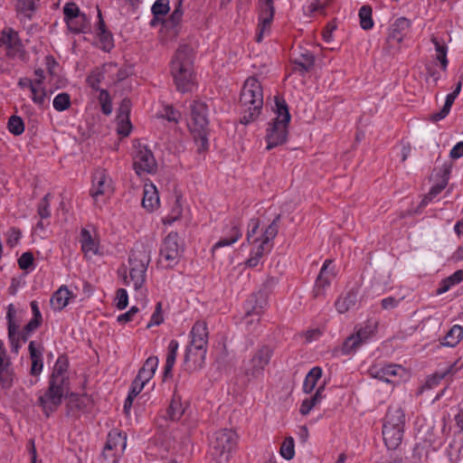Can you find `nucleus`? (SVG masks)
I'll return each mask as SVG.
<instances>
[{
    "mask_svg": "<svg viewBox=\"0 0 463 463\" xmlns=\"http://www.w3.org/2000/svg\"><path fill=\"white\" fill-rule=\"evenodd\" d=\"M171 74L181 92L191 91L194 85V54L193 48L188 44H182L177 49L171 61Z\"/></svg>",
    "mask_w": 463,
    "mask_h": 463,
    "instance_id": "1",
    "label": "nucleus"
},
{
    "mask_svg": "<svg viewBox=\"0 0 463 463\" xmlns=\"http://www.w3.org/2000/svg\"><path fill=\"white\" fill-rule=\"evenodd\" d=\"M240 105L242 124L247 125L260 116L263 106V90L260 82L255 77H250L244 82L241 92Z\"/></svg>",
    "mask_w": 463,
    "mask_h": 463,
    "instance_id": "2",
    "label": "nucleus"
},
{
    "mask_svg": "<svg viewBox=\"0 0 463 463\" xmlns=\"http://www.w3.org/2000/svg\"><path fill=\"white\" fill-rule=\"evenodd\" d=\"M150 250L144 244L137 245L128 258V274L125 270L122 277L126 286H133L136 291L142 288L146 279V270L150 263Z\"/></svg>",
    "mask_w": 463,
    "mask_h": 463,
    "instance_id": "3",
    "label": "nucleus"
},
{
    "mask_svg": "<svg viewBox=\"0 0 463 463\" xmlns=\"http://www.w3.org/2000/svg\"><path fill=\"white\" fill-rule=\"evenodd\" d=\"M405 426V413L398 406H390L384 418L383 437L389 449H396L402 443Z\"/></svg>",
    "mask_w": 463,
    "mask_h": 463,
    "instance_id": "4",
    "label": "nucleus"
},
{
    "mask_svg": "<svg viewBox=\"0 0 463 463\" xmlns=\"http://www.w3.org/2000/svg\"><path fill=\"white\" fill-rule=\"evenodd\" d=\"M191 116L188 122L190 131L198 145V151H205L208 148V109L204 102L194 100L191 106Z\"/></svg>",
    "mask_w": 463,
    "mask_h": 463,
    "instance_id": "5",
    "label": "nucleus"
},
{
    "mask_svg": "<svg viewBox=\"0 0 463 463\" xmlns=\"http://www.w3.org/2000/svg\"><path fill=\"white\" fill-rule=\"evenodd\" d=\"M273 355V349L268 345L256 348L248 358L244 359L241 371L248 380L258 379L264 374L266 367L269 364Z\"/></svg>",
    "mask_w": 463,
    "mask_h": 463,
    "instance_id": "6",
    "label": "nucleus"
},
{
    "mask_svg": "<svg viewBox=\"0 0 463 463\" xmlns=\"http://www.w3.org/2000/svg\"><path fill=\"white\" fill-rule=\"evenodd\" d=\"M68 392L69 386L62 385V380L59 377L49 380L48 388L39 395L37 402L45 416L49 417L58 410Z\"/></svg>",
    "mask_w": 463,
    "mask_h": 463,
    "instance_id": "7",
    "label": "nucleus"
},
{
    "mask_svg": "<svg viewBox=\"0 0 463 463\" xmlns=\"http://www.w3.org/2000/svg\"><path fill=\"white\" fill-rule=\"evenodd\" d=\"M236 443L237 435L232 430L224 429L216 431L210 444L212 457L217 463L228 462Z\"/></svg>",
    "mask_w": 463,
    "mask_h": 463,
    "instance_id": "8",
    "label": "nucleus"
},
{
    "mask_svg": "<svg viewBox=\"0 0 463 463\" xmlns=\"http://www.w3.org/2000/svg\"><path fill=\"white\" fill-rule=\"evenodd\" d=\"M2 46L5 47L7 59L14 61H24L26 52L19 39L18 33L12 28L2 31Z\"/></svg>",
    "mask_w": 463,
    "mask_h": 463,
    "instance_id": "9",
    "label": "nucleus"
},
{
    "mask_svg": "<svg viewBox=\"0 0 463 463\" xmlns=\"http://www.w3.org/2000/svg\"><path fill=\"white\" fill-rule=\"evenodd\" d=\"M133 166L138 175L143 174H153L157 169V164L150 149L140 144L135 146L133 156Z\"/></svg>",
    "mask_w": 463,
    "mask_h": 463,
    "instance_id": "10",
    "label": "nucleus"
},
{
    "mask_svg": "<svg viewBox=\"0 0 463 463\" xmlns=\"http://www.w3.org/2000/svg\"><path fill=\"white\" fill-rule=\"evenodd\" d=\"M178 241V234L171 232L162 242L160 248V261H165L166 268H173L179 261L181 247Z\"/></svg>",
    "mask_w": 463,
    "mask_h": 463,
    "instance_id": "11",
    "label": "nucleus"
},
{
    "mask_svg": "<svg viewBox=\"0 0 463 463\" xmlns=\"http://www.w3.org/2000/svg\"><path fill=\"white\" fill-rule=\"evenodd\" d=\"M113 183L105 169H97L92 175L90 195L97 203L99 196L109 197L113 194Z\"/></svg>",
    "mask_w": 463,
    "mask_h": 463,
    "instance_id": "12",
    "label": "nucleus"
},
{
    "mask_svg": "<svg viewBox=\"0 0 463 463\" xmlns=\"http://www.w3.org/2000/svg\"><path fill=\"white\" fill-rule=\"evenodd\" d=\"M279 220L280 214H278L271 223L265 229L261 236L254 240L253 242H259V244L252 250L251 253L257 258L261 259L265 253L271 250L272 241L275 239L279 232Z\"/></svg>",
    "mask_w": 463,
    "mask_h": 463,
    "instance_id": "13",
    "label": "nucleus"
},
{
    "mask_svg": "<svg viewBox=\"0 0 463 463\" xmlns=\"http://www.w3.org/2000/svg\"><path fill=\"white\" fill-rule=\"evenodd\" d=\"M206 353L207 347L196 346L189 344L185 349L184 357L185 370L194 372L202 369L205 363Z\"/></svg>",
    "mask_w": 463,
    "mask_h": 463,
    "instance_id": "14",
    "label": "nucleus"
},
{
    "mask_svg": "<svg viewBox=\"0 0 463 463\" xmlns=\"http://www.w3.org/2000/svg\"><path fill=\"white\" fill-rule=\"evenodd\" d=\"M288 123L287 122L272 121L269 123L266 134L267 150H270L286 142L288 137Z\"/></svg>",
    "mask_w": 463,
    "mask_h": 463,
    "instance_id": "15",
    "label": "nucleus"
},
{
    "mask_svg": "<svg viewBox=\"0 0 463 463\" xmlns=\"http://www.w3.org/2000/svg\"><path fill=\"white\" fill-rule=\"evenodd\" d=\"M331 263V260H326L320 269L313 288V296L315 298H326V291L330 286L332 279L335 276L333 269L329 268Z\"/></svg>",
    "mask_w": 463,
    "mask_h": 463,
    "instance_id": "16",
    "label": "nucleus"
},
{
    "mask_svg": "<svg viewBox=\"0 0 463 463\" xmlns=\"http://www.w3.org/2000/svg\"><path fill=\"white\" fill-rule=\"evenodd\" d=\"M373 331L369 326L361 327L354 334L348 336L343 344L342 352L345 354H351L366 343L372 336Z\"/></svg>",
    "mask_w": 463,
    "mask_h": 463,
    "instance_id": "17",
    "label": "nucleus"
},
{
    "mask_svg": "<svg viewBox=\"0 0 463 463\" xmlns=\"http://www.w3.org/2000/svg\"><path fill=\"white\" fill-rule=\"evenodd\" d=\"M368 372L373 378L379 379L385 383H392L391 378L400 375L404 372V369L398 364H377L372 365Z\"/></svg>",
    "mask_w": 463,
    "mask_h": 463,
    "instance_id": "18",
    "label": "nucleus"
},
{
    "mask_svg": "<svg viewBox=\"0 0 463 463\" xmlns=\"http://www.w3.org/2000/svg\"><path fill=\"white\" fill-rule=\"evenodd\" d=\"M268 305L267 295L263 291H259L250 296V298L248 300V308L245 315V319L248 317L256 316L257 322L260 321V317L263 313L264 309Z\"/></svg>",
    "mask_w": 463,
    "mask_h": 463,
    "instance_id": "19",
    "label": "nucleus"
},
{
    "mask_svg": "<svg viewBox=\"0 0 463 463\" xmlns=\"http://www.w3.org/2000/svg\"><path fill=\"white\" fill-rule=\"evenodd\" d=\"M274 15L273 0H260V33L257 36V42H260L262 34L267 26L269 25Z\"/></svg>",
    "mask_w": 463,
    "mask_h": 463,
    "instance_id": "20",
    "label": "nucleus"
},
{
    "mask_svg": "<svg viewBox=\"0 0 463 463\" xmlns=\"http://www.w3.org/2000/svg\"><path fill=\"white\" fill-rule=\"evenodd\" d=\"M16 309L13 304H10L7 307L6 319L8 322V337L11 342L12 351L18 353V328L19 324L15 320Z\"/></svg>",
    "mask_w": 463,
    "mask_h": 463,
    "instance_id": "21",
    "label": "nucleus"
},
{
    "mask_svg": "<svg viewBox=\"0 0 463 463\" xmlns=\"http://www.w3.org/2000/svg\"><path fill=\"white\" fill-rule=\"evenodd\" d=\"M411 26V22L405 17H400L395 20L393 24L392 25L389 33V36L387 41L396 42L400 43L402 42L404 36L406 35L409 28Z\"/></svg>",
    "mask_w": 463,
    "mask_h": 463,
    "instance_id": "22",
    "label": "nucleus"
},
{
    "mask_svg": "<svg viewBox=\"0 0 463 463\" xmlns=\"http://www.w3.org/2000/svg\"><path fill=\"white\" fill-rule=\"evenodd\" d=\"M190 345L207 347L208 329L204 321H197L192 327Z\"/></svg>",
    "mask_w": 463,
    "mask_h": 463,
    "instance_id": "23",
    "label": "nucleus"
},
{
    "mask_svg": "<svg viewBox=\"0 0 463 463\" xmlns=\"http://www.w3.org/2000/svg\"><path fill=\"white\" fill-rule=\"evenodd\" d=\"M159 204L157 190L153 184H145L142 205L148 211H154Z\"/></svg>",
    "mask_w": 463,
    "mask_h": 463,
    "instance_id": "24",
    "label": "nucleus"
},
{
    "mask_svg": "<svg viewBox=\"0 0 463 463\" xmlns=\"http://www.w3.org/2000/svg\"><path fill=\"white\" fill-rule=\"evenodd\" d=\"M98 17L97 35L102 44V49L109 51L113 47V36L112 33L106 29V24L99 9H98Z\"/></svg>",
    "mask_w": 463,
    "mask_h": 463,
    "instance_id": "25",
    "label": "nucleus"
},
{
    "mask_svg": "<svg viewBox=\"0 0 463 463\" xmlns=\"http://www.w3.org/2000/svg\"><path fill=\"white\" fill-rule=\"evenodd\" d=\"M28 348L30 353V359L32 362L31 374L33 376H38L42 373L43 367L42 351L36 349L34 341H31L29 343Z\"/></svg>",
    "mask_w": 463,
    "mask_h": 463,
    "instance_id": "26",
    "label": "nucleus"
},
{
    "mask_svg": "<svg viewBox=\"0 0 463 463\" xmlns=\"http://www.w3.org/2000/svg\"><path fill=\"white\" fill-rule=\"evenodd\" d=\"M357 290L351 289L344 297H340L335 304L336 310L344 314L354 307L357 302Z\"/></svg>",
    "mask_w": 463,
    "mask_h": 463,
    "instance_id": "27",
    "label": "nucleus"
},
{
    "mask_svg": "<svg viewBox=\"0 0 463 463\" xmlns=\"http://www.w3.org/2000/svg\"><path fill=\"white\" fill-rule=\"evenodd\" d=\"M463 337V327L459 325H454L445 335L439 339L440 345L448 347H455Z\"/></svg>",
    "mask_w": 463,
    "mask_h": 463,
    "instance_id": "28",
    "label": "nucleus"
},
{
    "mask_svg": "<svg viewBox=\"0 0 463 463\" xmlns=\"http://www.w3.org/2000/svg\"><path fill=\"white\" fill-rule=\"evenodd\" d=\"M71 292L67 287L62 286L54 292L51 298V306L53 309L61 311L69 302Z\"/></svg>",
    "mask_w": 463,
    "mask_h": 463,
    "instance_id": "29",
    "label": "nucleus"
},
{
    "mask_svg": "<svg viewBox=\"0 0 463 463\" xmlns=\"http://www.w3.org/2000/svg\"><path fill=\"white\" fill-rule=\"evenodd\" d=\"M450 173V167H445L443 170V174L441 175V180L439 183L433 185L427 195L422 199L420 204L422 206L426 205L430 201H431L435 196H437L448 184L449 175Z\"/></svg>",
    "mask_w": 463,
    "mask_h": 463,
    "instance_id": "30",
    "label": "nucleus"
},
{
    "mask_svg": "<svg viewBox=\"0 0 463 463\" xmlns=\"http://www.w3.org/2000/svg\"><path fill=\"white\" fill-rule=\"evenodd\" d=\"M241 237V229H240L239 225L237 223H235V222H232V227L230 229V232L226 236L221 238L213 245V251H214L215 250H217L219 248L225 247V246H230V245L233 244Z\"/></svg>",
    "mask_w": 463,
    "mask_h": 463,
    "instance_id": "31",
    "label": "nucleus"
},
{
    "mask_svg": "<svg viewBox=\"0 0 463 463\" xmlns=\"http://www.w3.org/2000/svg\"><path fill=\"white\" fill-rule=\"evenodd\" d=\"M158 365V358L156 356L148 357L143 366L138 371L137 377L139 380L147 383L155 374Z\"/></svg>",
    "mask_w": 463,
    "mask_h": 463,
    "instance_id": "32",
    "label": "nucleus"
},
{
    "mask_svg": "<svg viewBox=\"0 0 463 463\" xmlns=\"http://www.w3.org/2000/svg\"><path fill=\"white\" fill-rule=\"evenodd\" d=\"M324 390H325V383H323L322 385H320L316 393L308 398V399H305L302 403H301V406H300V409H299V412L302 414V415H307L310 411L316 406L317 405L318 403L321 402V401L323 400V398L325 397L323 392H324Z\"/></svg>",
    "mask_w": 463,
    "mask_h": 463,
    "instance_id": "33",
    "label": "nucleus"
},
{
    "mask_svg": "<svg viewBox=\"0 0 463 463\" xmlns=\"http://www.w3.org/2000/svg\"><path fill=\"white\" fill-rule=\"evenodd\" d=\"M463 280V269L455 271L452 275L441 280L439 287L436 290L437 295H441L449 288Z\"/></svg>",
    "mask_w": 463,
    "mask_h": 463,
    "instance_id": "34",
    "label": "nucleus"
},
{
    "mask_svg": "<svg viewBox=\"0 0 463 463\" xmlns=\"http://www.w3.org/2000/svg\"><path fill=\"white\" fill-rule=\"evenodd\" d=\"M321 377L322 369L318 366L313 367L306 375L303 383V391L306 393L312 392Z\"/></svg>",
    "mask_w": 463,
    "mask_h": 463,
    "instance_id": "35",
    "label": "nucleus"
},
{
    "mask_svg": "<svg viewBox=\"0 0 463 463\" xmlns=\"http://www.w3.org/2000/svg\"><path fill=\"white\" fill-rule=\"evenodd\" d=\"M67 414L76 416V414L85 408V398L75 393H71L67 401Z\"/></svg>",
    "mask_w": 463,
    "mask_h": 463,
    "instance_id": "36",
    "label": "nucleus"
},
{
    "mask_svg": "<svg viewBox=\"0 0 463 463\" xmlns=\"http://www.w3.org/2000/svg\"><path fill=\"white\" fill-rule=\"evenodd\" d=\"M38 8L34 0H15V10L28 19H32Z\"/></svg>",
    "mask_w": 463,
    "mask_h": 463,
    "instance_id": "37",
    "label": "nucleus"
},
{
    "mask_svg": "<svg viewBox=\"0 0 463 463\" xmlns=\"http://www.w3.org/2000/svg\"><path fill=\"white\" fill-rule=\"evenodd\" d=\"M275 112L277 116L272 121L289 123L290 114L288 105L286 101L279 97H275Z\"/></svg>",
    "mask_w": 463,
    "mask_h": 463,
    "instance_id": "38",
    "label": "nucleus"
},
{
    "mask_svg": "<svg viewBox=\"0 0 463 463\" xmlns=\"http://www.w3.org/2000/svg\"><path fill=\"white\" fill-rule=\"evenodd\" d=\"M81 249L85 254H96L98 250L97 242L92 239L90 232L87 229H82L80 232Z\"/></svg>",
    "mask_w": 463,
    "mask_h": 463,
    "instance_id": "39",
    "label": "nucleus"
},
{
    "mask_svg": "<svg viewBox=\"0 0 463 463\" xmlns=\"http://www.w3.org/2000/svg\"><path fill=\"white\" fill-rule=\"evenodd\" d=\"M184 412V408L181 402V397L175 394L167 409V415L171 420H178Z\"/></svg>",
    "mask_w": 463,
    "mask_h": 463,
    "instance_id": "40",
    "label": "nucleus"
},
{
    "mask_svg": "<svg viewBox=\"0 0 463 463\" xmlns=\"http://www.w3.org/2000/svg\"><path fill=\"white\" fill-rule=\"evenodd\" d=\"M431 42L435 46L436 59L439 61L442 71H446L449 63V61L447 59L448 48L444 43H441L436 37H432Z\"/></svg>",
    "mask_w": 463,
    "mask_h": 463,
    "instance_id": "41",
    "label": "nucleus"
},
{
    "mask_svg": "<svg viewBox=\"0 0 463 463\" xmlns=\"http://www.w3.org/2000/svg\"><path fill=\"white\" fill-rule=\"evenodd\" d=\"M69 30L72 33H79L85 30L88 24V19L84 14L66 21Z\"/></svg>",
    "mask_w": 463,
    "mask_h": 463,
    "instance_id": "42",
    "label": "nucleus"
},
{
    "mask_svg": "<svg viewBox=\"0 0 463 463\" xmlns=\"http://www.w3.org/2000/svg\"><path fill=\"white\" fill-rule=\"evenodd\" d=\"M315 62L314 55L309 51H304L295 59V63L298 65L304 72L308 71Z\"/></svg>",
    "mask_w": 463,
    "mask_h": 463,
    "instance_id": "43",
    "label": "nucleus"
},
{
    "mask_svg": "<svg viewBox=\"0 0 463 463\" xmlns=\"http://www.w3.org/2000/svg\"><path fill=\"white\" fill-rule=\"evenodd\" d=\"M372 7L364 5L359 9L360 25L364 30H369L373 26L372 19Z\"/></svg>",
    "mask_w": 463,
    "mask_h": 463,
    "instance_id": "44",
    "label": "nucleus"
},
{
    "mask_svg": "<svg viewBox=\"0 0 463 463\" xmlns=\"http://www.w3.org/2000/svg\"><path fill=\"white\" fill-rule=\"evenodd\" d=\"M118 445L123 449L126 447V437H123L120 432L116 430L109 432L105 449L111 450L117 449Z\"/></svg>",
    "mask_w": 463,
    "mask_h": 463,
    "instance_id": "45",
    "label": "nucleus"
},
{
    "mask_svg": "<svg viewBox=\"0 0 463 463\" xmlns=\"http://www.w3.org/2000/svg\"><path fill=\"white\" fill-rule=\"evenodd\" d=\"M67 370V362L66 360H63L61 358H59L55 364V366H54V369H53V373L51 376L50 379H54V378H58L62 380V385H66V386H69V380L68 378L64 375V373L66 372Z\"/></svg>",
    "mask_w": 463,
    "mask_h": 463,
    "instance_id": "46",
    "label": "nucleus"
},
{
    "mask_svg": "<svg viewBox=\"0 0 463 463\" xmlns=\"http://www.w3.org/2000/svg\"><path fill=\"white\" fill-rule=\"evenodd\" d=\"M279 453L282 458L290 460L295 456V443L292 437H287L281 444Z\"/></svg>",
    "mask_w": 463,
    "mask_h": 463,
    "instance_id": "47",
    "label": "nucleus"
},
{
    "mask_svg": "<svg viewBox=\"0 0 463 463\" xmlns=\"http://www.w3.org/2000/svg\"><path fill=\"white\" fill-rule=\"evenodd\" d=\"M30 90L33 101L39 106H43L47 96L43 84H35Z\"/></svg>",
    "mask_w": 463,
    "mask_h": 463,
    "instance_id": "48",
    "label": "nucleus"
},
{
    "mask_svg": "<svg viewBox=\"0 0 463 463\" xmlns=\"http://www.w3.org/2000/svg\"><path fill=\"white\" fill-rule=\"evenodd\" d=\"M2 388L9 387L12 384L14 379V373L9 371L7 366L9 365V359L2 356Z\"/></svg>",
    "mask_w": 463,
    "mask_h": 463,
    "instance_id": "49",
    "label": "nucleus"
},
{
    "mask_svg": "<svg viewBox=\"0 0 463 463\" xmlns=\"http://www.w3.org/2000/svg\"><path fill=\"white\" fill-rule=\"evenodd\" d=\"M7 128L15 136L21 135L24 130V121L20 117L12 116L8 120Z\"/></svg>",
    "mask_w": 463,
    "mask_h": 463,
    "instance_id": "50",
    "label": "nucleus"
},
{
    "mask_svg": "<svg viewBox=\"0 0 463 463\" xmlns=\"http://www.w3.org/2000/svg\"><path fill=\"white\" fill-rule=\"evenodd\" d=\"M53 108L57 111H63L71 106V98L68 93L58 94L53 99Z\"/></svg>",
    "mask_w": 463,
    "mask_h": 463,
    "instance_id": "51",
    "label": "nucleus"
},
{
    "mask_svg": "<svg viewBox=\"0 0 463 463\" xmlns=\"http://www.w3.org/2000/svg\"><path fill=\"white\" fill-rule=\"evenodd\" d=\"M99 101L101 105V110L105 115H109L112 112V104L110 95L108 90H100L99 95Z\"/></svg>",
    "mask_w": 463,
    "mask_h": 463,
    "instance_id": "52",
    "label": "nucleus"
},
{
    "mask_svg": "<svg viewBox=\"0 0 463 463\" xmlns=\"http://www.w3.org/2000/svg\"><path fill=\"white\" fill-rule=\"evenodd\" d=\"M50 198H51V194H45L38 204L37 213L42 220L49 218L51 216Z\"/></svg>",
    "mask_w": 463,
    "mask_h": 463,
    "instance_id": "53",
    "label": "nucleus"
},
{
    "mask_svg": "<svg viewBox=\"0 0 463 463\" xmlns=\"http://www.w3.org/2000/svg\"><path fill=\"white\" fill-rule=\"evenodd\" d=\"M40 325L41 323L37 320H30V322L24 326L21 333L18 331V342L21 339L24 343H25L28 340L31 333L33 332ZM18 345L20 346L19 343Z\"/></svg>",
    "mask_w": 463,
    "mask_h": 463,
    "instance_id": "54",
    "label": "nucleus"
},
{
    "mask_svg": "<svg viewBox=\"0 0 463 463\" xmlns=\"http://www.w3.org/2000/svg\"><path fill=\"white\" fill-rule=\"evenodd\" d=\"M151 11L155 16L166 14L169 11V1L156 0L152 5Z\"/></svg>",
    "mask_w": 463,
    "mask_h": 463,
    "instance_id": "55",
    "label": "nucleus"
},
{
    "mask_svg": "<svg viewBox=\"0 0 463 463\" xmlns=\"http://www.w3.org/2000/svg\"><path fill=\"white\" fill-rule=\"evenodd\" d=\"M103 79L104 73L100 70L97 69L89 75L87 81L93 90H100L99 83Z\"/></svg>",
    "mask_w": 463,
    "mask_h": 463,
    "instance_id": "56",
    "label": "nucleus"
},
{
    "mask_svg": "<svg viewBox=\"0 0 463 463\" xmlns=\"http://www.w3.org/2000/svg\"><path fill=\"white\" fill-rule=\"evenodd\" d=\"M81 13L75 3H67L63 7V14L65 22L78 16Z\"/></svg>",
    "mask_w": 463,
    "mask_h": 463,
    "instance_id": "57",
    "label": "nucleus"
},
{
    "mask_svg": "<svg viewBox=\"0 0 463 463\" xmlns=\"http://www.w3.org/2000/svg\"><path fill=\"white\" fill-rule=\"evenodd\" d=\"M128 303V292L125 288H118L116 294V307L118 309H124Z\"/></svg>",
    "mask_w": 463,
    "mask_h": 463,
    "instance_id": "58",
    "label": "nucleus"
},
{
    "mask_svg": "<svg viewBox=\"0 0 463 463\" xmlns=\"http://www.w3.org/2000/svg\"><path fill=\"white\" fill-rule=\"evenodd\" d=\"M163 322V316H162V304L158 302L156 306V310L153 313L151 319L149 323L147 324L146 327L150 328L153 326H159Z\"/></svg>",
    "mask_w": 463,
    "mask_h": 463,
    "instance_id": "59",
    "label": "nucleus"
},
{
    "mask_svg": "<svg viewBox=\"0 0 463 463\" xmlns=\"http://www.w3.org/2000/svg\"><path fill=\"white\" fill-rule=\"evenodd\" d=\"M33 262V255L30 251L24 252L18 259V265L21 269H29Z\"/></svg>",
    "mask_w": 463,
    "mask_h": 463,
    "instance_id": "60",
    "label": "nucleus"
},
{
    "mask_svg": "<svg viewBox=\"0 0 463 463\" xmlns=\"http://www.w3.org/2000/svg\"><path fill=\"white\" fill-rule=\"evenodd\" d=\"M175 354H169L167 353L166 360H165V365L164 368V378L166 379L168 377H172V369L175 365V360H176Z\"/></svg>",
    "mask_w": 463,
    "mask_h": 463,
    "instance_id": "61",
    "label": "nucleus"
},
{
    "mask_svg": "<svg viewBox=\"0 0 463 463\" xmlns=\"http://www.w3.org/2000/svg\"><path fill=\"white\" fill-rule=\"evenodd\" d=\"M20 238H21V232H20V230L16 229V228H12L7 232L6 243L10 247H14L19 242Z\"/></svg>",
    "mask_w": 463,
    "mask_h": 463,
    "instance_id": "62",
    "label": "nucleus"
},
{
    "mask_svg": "<svg viewBox=\"0 0 463 463\" xmlns=\"http://www.w3.org/2000/svg\"><path fill=\"white\" fill-rule=\"evenodd\" d=\"M164 110L165 114L162 115L163 118H165L168 121L171 122H178L181 116L179 111L175 110L171 106H166Z\"/></svg>",
    "mask_w": 463,
    "mask_h": 463,
    "instance_id": "63",
    "label": "nucleus"
},
{
    "mask_svg": "<svg viewBox=\"0 0 463 463\" xmlns=\"http://www.w3.org/2000/svg\"><path fill=\"white\" fill-rule=\"evenodd\" d=\"M146 383L145 381L139 380L138 377L136 376L128 394L136 398L143 390Z\"/></svg>",
    "mask_w": 463,
    "mask_h": 463,
    "instance_id": "64",
    "label": "nucleus"
}]
</instances>
